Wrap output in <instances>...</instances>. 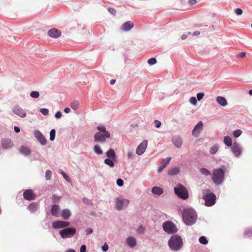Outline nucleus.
Instances as JSON below:
<instances>
[{"label":"nucleus","instance_id":"nucleus-54","mask_svg":"<svg viewBox=\"0 0 252 252\" xmlns=\"http://www.w3.org/2000/svg\"><path fill=\"white\" fill-rule=\"evenodd\" d=\"M62 174L66 181H70V178L64 172H62Z\"/></svg>","mask_w":252,"mask_h":252},{"label":"nucleus","instance_id":"nucleus-52","mask_svg":"<svg viewBox=\"0 0 252 252\" xmlns=\"http://www.w3.org/2000/svg\"><path fill=\"white\" fill-rule=\"evenodd\" d=\"M108 249V246L106 243H105L102 247V250L103 252H106Z\"/></svg>","mask_w":252,"mask_h":252},{"label":"nucleus","instance_id":"nucleus-28","mask_svg":"<svg viewBox=\"0 0 252 252\" xmlns=\"http://www.w3.org/2000/svg\"><path fill=\"white\" fill-rule=\"evenodd\" d=\"M168 173L170 175H176L179 173V168L178 167L171 168L168 170Z\"/></svg>","mask_w":252,"mask_h":252},{"label":"nucleus","instance_id":"nucleus-3","mask_svg":"<svg viewBox=\"0 0 252 252\" xmlns=\"http://www.w3.org/2000/svg\"><path fill=\"white\" fill-rule=\"evenodd\" d=\"M97 129L99 131L96 132L94 136L95 141L99 142H104L106 138H109L110 137V134L108 131H106L104 126H97Z\"/></svg>","mask_w":252,"mask_h":252},{"label":"nucleus","instance_id":"nucleus-31","mask_svg":"<svg viewBox=\"0 0 252 252\" xmlns=\"http://www.w3.org/2000/svg\"><path fill=\"white\" fill-rule=\"evenodd\" d=\"M79 102L77 100L72 102L70 104V107L74 110H76L78 108Z\"/></svg>","mask_w":252,"mask_h":252},{"label":"nucleus","instance_id":"nucleus-46","mask_svg":"<svg viewBox=\"0 0 252 252\" xmlns=\"http://www.w3.org/2000/svg\"><path fill=\"white\" fill-rule=\"evenodd\" d=\"M235 12L237 15H240L243 13V10L241 8H237L235 10Z\"/></svg>","mask_w":252,"mask_h":252},{"label":"nucleus","instance_id":"nucleus-62","mask_svg":"<svg viewBox=\"0 0 252 252\" xmlns=\"http://www.w3.org/2000/svg\"><path fill=\"white\" fill-rule=\"evenodd\" d=\"M14 131H15V132L18 133L20 132V128L19 127L15 126H14Z\"/></svg>","mask_w":252,"mask_h":252},{"label":"nucleus","instance_id":"nucleus-24","mask_svg":"<svg viewBox=\"0 0 252 252\" xmlns=\"http://www.w3.org/2000/svg\"><path fill=\"white\" fill-rule=\"evenodd\" d=\"M38 208V204L36 203L33 202L30 204L28 207V209L32 213L35 212Z\"/></svg>","mask_w":252,"mask_h":252},{"label":"nucleus","instance_id":"nucleus-57","mask_svg":"<svg viewBox=\"0 0 252 252\" xmlns=\"http://www.w3.org/2000/svg\"><path fill=\"white\" fill-rule=\"evenodd\" d=\"M62 116V113L60 111H58L56 112L55 114V117L56 118L59 119Z\"/></svg>","mask_w":252,"mask_h":252},{"label":"nucleus","instance_id":"nucleus-11","mask_svg":"<svg viewBox=\"0 0 252 252\" xmlns=\"http://www.w3.org/2000/svg\"><path fill=\"white\" fill-rule=\"evenodd\" d=\"M129 203V200L124 199H118L116 203V208L118 210H122L125 206H126Z\"/></svg>","mask_w":252,"mask_h":252},{"label":"nucleus","instance_id":"nucleus-25","mask_svg":"<svg viewBox=\"0 0 252 252\" xmlns=\"http://www.w3.org/2000/svg\"><path fill=\"white\" fill-rule=\"evenodd\" d=\"M60 209V207L57 205H54L52 206L51 208V213L53 216H57L58 214V211Z\"/></svg>","mask_w":252,"mask_h":252},{"label":"nucleus","instance_id":"nucleus-34","mask_svg":"<svg viewBox=\"0 0 252 252\" xmlns=\"http://www.w3.org/2000/svg\"><path fill=\"white\" fill-rule=\"evenodd\" d=\"M94 151L97 155H101L102 154V150L101 149L100 146L97 145L94 147Z\"/></svg>","mask_w":252,"mask_h":252},{"label":"nucleus","instance_id":"nucleus-19","mask_svg":"<svg viewBox=\"0 0 252 252\" xmlns=\"http://www.w3.org/2000/svg\"><path fill=\"white\" fill-rule=\"evenodd\" d=\"M232 151L236 156H238L241 154L242 149L239 145L236 144L232 147Z\"/></svg>","mask_w":252,"mask_h":252},{"label":"nucleus","instance_id":"nucleus-21","mask_svg":"<svg viewBox=\"0 0 252 252\" xmlns=\"http://www.w3.org/2000/svg\"><path fill=\"white\" fill-rule=\"evenodd\" d=\"M172 141L174 144L177 147L180 148L182 145V140L180 137H174L172 139Z\"/></svg>","mask_w":252,"mask_h":252},{"label":"nucleus","instance_id":"nucleus-10","mask_svg":"<svg viewBox=\"0 0 252 252\" xmlns=\"http://www.w3.org/2000/svg\"><path fill=\"white\" fill-rule=\"evenodd\" d=\"M34 136L37 140L42 145H45L47 143V140L44 135L38 130H35L34 132Z\"/></svg>","mask_w":252,"mask_h":252},{"label":"nucleus","instance_id":"nucleus-37","mask_svg":"<svg viewBox=\"0 0 252 252\" xmlns=\"http://www.w3.org/2000/svg\"><path fill=\"white\" fill-rule=\"evenodd\" d=\"M56 131L54 129H52L50 132V139L53 141L55 138Z\"/></svg>","mask_w":252,"mask_h":252},{"label":"nucleus","instance_id":"nucleus-49","mask_svg":"<svg viewBox=\"0 0 252 252\" xmlns=\"http://www.w3.org/2000/svg\"><path fill=\"white\" fill-rule=\"evenodd\" d=\"M60 197H58L55 195H53L52 196V200L54 203L58 202L60 200Z\"/></svg>","mask_w":252,"mask_h":252},{"label":"nucleus","instance_id":"nucleus-2","mask_svg":"<svg viewBox=\"0 0 252 252\" xmlns=\"http://www.w3.org/2000/svg\"><path fill=\"white\" fill-rule=\"evenodd\" d=\"M225 171L224 167L214 170L212 180L215 184L220 185L222 183L224 180Z\"/></svg>","mask_w":252,"mask_h":252},{"label":"nucleus","instance_id":"nucleus-22","mask_svg":"<svg viewBox=\"0 0 252 252\" xmlns=\"http://www.w3.org/2000/svg\"><path fill=\"white\" fill-rule=\"evenodd\" d=\"M127 245L131 248L135 246L136 244V239L133 237H128L126 240Z\"/></svg>","mask_w":252,"mask_h":252},{"label":"nucleus","instance_id":"nucleus-36","mask_svg":"<svg viewBox=\"0 0 252 252\" xmlns=\"http://www.w3.org/2000/svg\"><path fill=\"white\" fill-rule=\"evenodd\" d=\"M199 242L203 245H206L208 244V240L205 236H201L199 239Z\"/></svg>","mask_w":252,"mask_h":252},{"label":"nucleus","instance_id":"nucleus-42","mask_svg":"<svg viewBox=\"0 0 252 252\" xmlns=\"http://www.w3.org/2000/svg\"><path fill=\"white\" fill-rule=\"evenodd\" d=\"M244 236L246 238H251L252 236V229H249L245 233Z\"/></svg>","mask_w":252,"mask_h":252},{"label":"nucleus","instance_id":"nucleus-61","mask_svg":"<svg viewBox=\"0 0 252 252\" xmlns=\"http://www.w3.org/2000/svg\"><path fill=\"white\" fill-rule=\"evenodd\" d=\"M199 34H200V32L199 31H195V32H193V33L191 32L190 35L197 36V35H199Z\"/></svg>","mask_w":252,"mask_h":252},{"label":"nucleus","instance_id":"nucleus-32","mask_svg":"<svg viewBox=\"0 0 252 252\" xmlns=\"http://www.w3.org/2000/svg\"><path fill=\"white\" fill-rule=\"evenodd\" d=\"M218 150V146L217 145H214L211 147L210 149V152L212 154H216Z\"/></svg>","mask_w":252,"mask_h":252},{"label":"nucleus","instance_id":"nucleus-6","mask_svg":"<svg viewBox=\"0 0 252 252\" xmlns=\"http://www.w3.org/2000/svg\"><path fill=\"white\" fill-rule=\"evenodd\" d=\"M163 228L164 230L169 234H173L176 233L178 229L172 221H167L163 224Z\"/></svg>","mask_w":252,"mask_h":252},{"label":"nucleus","instance_id":"nucleus-8","mask_svg":"<svg viewBox=\"0 0 252 252\" xmlns=\"http://www.w3.org/2000/svg\"><path fill=\"white\" fill-rule=\"evenodd\" d=\"M76 233V229L74 227L65 228L60 232V234L63 239L73 237Z\"/></svg>","mask_w":252,"mask_h":252},{"label":"nucleus","instance_id":"nucleus-44","mask_svg":"<svg viewBox=\"0 0 252 252\" xmlns=\"http://www.w3.org/2000/svg\"><path fill=\"white\" fill-rule=\"evenodd\" d=\"M83 201L84 203L87 204V205H93V203L92 201L88 198H83Z\"/></svg>","mask_w":252,"mask_h":252},{"label":"nucleus","instance_id":"nucleus-45","mask_svg":"<svg viewBox=\"0 0 252 252\" xmlns=\"http://www.w3.org/2000/svg\"><path fill=\"white\" fill-rule=\"evenodd\" d=\"M189 102H190V103H191V104H192L193 105H196V104L197 103L196 98L193 96L191 97L189 99Z\"/></svg>","mask_w":252,"mask_h":252},{"label":"nucleus","instance_id":"nucleus-5","mask_svg":"<svg viewBox=\"0 0 252 252\" xmlns=\"http://www.w3.org/2000/svg\"><path fill=\"white\" fill-rule=\"evenodd\" d=\"M175 193L180 198L185 199L188 197V192L186 189L181 184H179L174 188Z\"/></svg>","mask_w":252,"mask_h":252},{"label":"nucleus","instance_id":"nucleus-23","mask_svg":"<svg viewBox=\"0 0 252 252\" xmlns=\"http://www.w3.org/2000/svg\"><path fill=\"white\" fill-rule=\"evenodd\" d=\"M216 100L217 102L222 106H225L227 104V100L224 97L218 96Z\"/></svg>","mask_w":252,"mask_h":252},{"label":"nucleus","instance_id":"nucleus-12","mask_svg":"<svg viewBox=\"0 0 252 252\" xmlns=\"http://www.w3.org/2000/svg\"><path fill=\"white\" fill-rule=\"evenodd\" d=\"M203 124L201 121H200L198 123V124L195 126L194 128L192 130V135L196 137H197L200 131L203 129Z\"/></svg>","mask_w":252,"mask_h":252},{"label":"nucleus","instance_id":"nucleus-35","mask_svg":"<svg viewBox=\"0 0 252 252\" xmlns=\"http://www.w3.org/2000/svg\"><path fill=\"white\" fill-rule=\"evenodd\" d=\"M104 162L106 164L109 165L111 167H113L114 166V162L110 159L106 158L104 160Z\"/></svg>","mask_w":252,"mask_h":252},{"label":"nucleus","instance_id":"nucleus-16","mask_svg":"<svg viewBox=\"0 0 252 252\" xmlns=\"http://www.w3.org/2000/svg\"><path fill=\"white\" fill-rule=\"evenodd\" d=\"M13 113L21 118H25L26 116V113L19 106H14L13 108Z\"/></svg>","mask_w":252,"mask_h":252},{"label":"nucleus","instance_id":"nucleus-53","mask_svg":"<svg viewBox=\"0 0 252 252\" xmlns=\"http://www.w3.org/2000/svg\"><path fill=\"white\" fill-rule=\"evenodd\" d=\"M134 154L132 152L129 151L127 153V157L128 158H132L133 157H134Z\"/></svg>","mask_w":252,"mask_h":252},{"label":"nucleus","instance_id":"nucleus-56","mask_svg":"<svg viewBox=\"0 0 252 252\" xmlns=\"http://www.w3.org/2000/svg\"><path fill=\"white\" fill-rule=\"evenodd\" d=\"M189 5H195V4H196L197 1H196V0H189Z\"/></svg>","mask_w":252,"mask_h":252},{"label":"nucleus","instance_id":"nucleus-30","mask_svg":"<svg viewBox=\"0 0 252 252\" xmlns=\"http://www.w3.org/2000/svg\"><path fill=\"white\" fill-rule=\"evenodd\" d=\"M224 143L227 146L229 147L232 145V139L228 136H226L224 137Z\"/></svg>","mask_w":252,"mask_h":252},{"label":"nucleus","instance_id":"nucleus-26","mask_svg":"<svg viewBox=\"0 0 252 252\" xmlns=\"http://www.w3.org/2000/svg\"><path fill=\"white\" fill-rule=\"evenodd\" d=\"M71 216L70 211L68 209L63 210L62 216L64 219H67Z\"/></svg>","mask_w":252,"mask_h":252},{"label":"nucleus","instance_id":"nucleus-41","mask_svg":"<svg viewBox=\"0 0 252 252\" xmlns=\"http://www.w3.org/2000/svg\"><path fill=\"white\" fill-rule=\"evenodd\" d=\"M147 62L151 65H154L157 63V60L156 58H153L149 59Z\"/></svg>","mask_w":252,"mask_h":252},{"label":"nucleus","instance_id":"nucleus-40","mask_svg":"<svg viewBox=\"0 0 252 252\" xmlns=\"http://www.w3.org/2000/svg\"><path fill=\"white\" fill-rule=\"evenodd\" d=\"M30 96L32 98H38L39 96V93L37 91H32L30 93Z\"/></svg>","mask_w":252,"mask_h":252},{"label":"nucleus","instance_id":"nucleus-27","mask_svg":"<svg viewBox=\"0 0 252 252\" xmlns=\"http://www.w3.org/2000/svg\"><path fill=\"white\" fill-rule=\"evenodd\" d=\"M107 157L111 159H115L116 158V155L113 149H110L106 153Z\"/></svg>","mask_w":252,"mask_h":252},{"label":"nucleus","instance_id":"nucleus-17","mask_svg":"<svg viewBox=\"0 0 252 252\" xmlns=\"http://www.w3.org/2000/svg\"><path fill=\"white\" fill-rule=\"evenodd\" d=\"M48 35L52 38H57L61 35V32L57 29L53 28L48 31Z\"/></svg>","mask_w":252,"mask_h":252},{"label":"nucleus","instance_id":"nucleus-15","mask_svg":"<svg viewBox=\"0 0 252 252\" xmlns=\"http://www.w3.org/2000/svg\"><path fill=\"white\" fill-rule=\"evenodd\" d=\"M147 146V141L146 140L143 141L140 144H139L136 150V153L138 155H141L145 152Z\"/></svg>","mask_w":252,"mask_h":252},{"label":"nucleus","instance_id":"nucleus-33","mask_svg":"<svg viewBox=\"0 0 252 252\" xmlns=\"http://www.w3.org/2000/svg\"><path fill=\"white\" fill-rule=\"evenodd\" d=\"M200 172L205 176H209L211 175V172L206 168H202L200 169Z\"/></svg>","mask_w":252,"mask_h":252},{"label":"nucleus","instance_id":"nucleus-48","mask_svg":"<svg viewBox=\"0 0 252 252\" xmlns=\"http://www.w3.org/2000/svg\"><path fill=\"white\" fill-rule=\"evenodd\" d=\"M204 95V94L203 93H199L197 94V98L198 100H200L202 99Z\"/></svg>","mask_w":252,"mask_h":252},{"label":"nucleus","instance_id":"nucleus-4","mask_svg":"<svg viewBox=\"0 0 252 252\" xmlns=\"http://www.w3.org/2000/svg\"><path fill=\"white\" fill-rule=\"evenodd\" d=\"M168 245L172 250L174 251L179 250L183 246L182 239L178 235H174L169 239Z\"/></svg>","mask_w":252,"mask_h":252},{"label":"nucleus","instance_id":"nucleus-63","mask_svg":"<svg viewBox=\"0 0 252 252\" xmlns=\"http://www.w3.org/2000/svg\"><path fill=\"white\" fill-rule=\"evenodd\" d=\"M70 111V109L68 107H66L64 109V112L65 113H68Z\"/></svg>","mask_w":252,"mask_h":252},{"label":"nucleus","instance_id":"nucleus-7","mask_svg":"<svg viewBox=\"0 0 252 252\" xmlns=\"http://www.w3.org/2000/svg\"><path fill=\"white\" fill-rule=\"evenodd\" d=\"M203 198L205 200L206 206H211L215 203L216 197L214 193L209 192L204 194Z\"/></svg>","mask_w":252,"mask_h":252},{"label":"nucleus","instance_id":"nucleus-50","mask_svg":"<svg viewBox=\"0 0 252 252\" xmlns=\"http://www.w3.org/2000/svg\"><path fill=\"white\" fill-rule=\"evenodd\" d=\"M190 35H191V32H188V33H187V34H183L181 36V39L182 40H184V39H186L188 36H190Z\"/></svg>","mask_w":252,"mask_h":252},{"label":"nucleus","instance_id":"nucleus-9","mask_svg":"<svg viewBox=\"0 0 252 252\" xmlns=\"http://www.w3.org/2000/svg\"><path fill=\"white\" fill-rule=\"evenodd\" d=\"M70 225V223L67 221L59 220L53 222L52 226L55 229L66 228Z\"/></svg>","mask_w":252,"mask_h":252},{"label":"nucleus","instance_id":"nucleus-38","mask_svg":"<svg viewBox=\"0 0 252 252\" xmlns=\"http://www.w3.org/2000/svg\"><path fill=\"white\" fill-rule=\"evenodd\" d=\"M242 133V131L240 129H237L234 130L233 132V135L234 137L237 138L240 136Z\"/></svg>","mask_w":252,"mask_h":252},{"label":"nucleus","instance_id":"nucleus-47","mask_svg":"<svg viewBox=\"0 0 252 252\" xmlns=\"http://www.w3.org/2000/svg\"><path fill=\"white\" fill-rule=\"evenodd\" d=\"M117 184L119 187H122L124 185V181L122 179L119 178L117 180Z\"/></svg>","mask_w":252,"mask_h":252},{"label":"nucleus","instance_id":"nucleus-29","mask_svg":"<svg viewBox=\"0 0 252 252\" xmlns=\"http://www.w3.org/2000/svg\"><path fill=\"white\" fill-rule=\"evenodd\" d=\"M20 151L21 153L28 155L31 153V150L27 147L22 146L20 149Z\"/></svg>","mask_w":252,"mask_h":252},{"label":"nucleus","instance_id":"nucleus-18","mask_svg":"<svg viewBox=\"0 0 252 252\" xmlns=\"http://www.w3.org/2000/svg\"><path fill=\"white\" fill-rule=\"evenodd\" d=\"M134 26V24L131 21L125 22L122 26V30L124 31H128Z\"/></svg>","mask_w":252,"mask_h":252},{"label":"nucleus","instance_id":"nucleus-20","mask_svg":"<svg viewBox=\"0 0 252 252\" xmlns=\"http://www.w3.org/2000/svg\"><path fill=\"white\" fill-rule=\"evenodd\" d=\"M171 159V157H168L164 159L161 166L158 168V172H161L170 162Z\"/></svg>","mask_w":252,"mask_h":252},{"label":"nucleus","instance_id":"nucleus-39","mask_svg":"<svg viewBox=\"0 0 252 252\" xmlns=\"http://www.w3.org/2000/svg\"><path fill=\"white\" fill-rule=\"evenodd\" d=\"M52 177V172L50 170H46L45 172V178L47 180H50Z\"/></svg>","mask_w":252,"mask_h":252},{"label":"nucleus","instance_id":"nucleus-13","mask_svg":"<svg viewBox=\"0 0 252 252\" xmlns=\"http://www.w3.org/2000/svg\"><path fill=\"white\" fill-rule=\"evenodd\" d=\"M23 196L25 199L31 201L35 199L36 195L32 190L27 189L24 192Z\"/></svg>","mask_w":252,"mask_h":252},{"label":"nucleus","instance_id":"nucleus-14","mask_svg":"<svg viewBox=\"0 0 252 252\" xmlns=\"http://www.w3.org/2000/svg\"><path fill=\"white\" fill-rule=\"evenodd\" d=\"M14 146L11 139L3 138L1 140V146L4 149H7L12 148Z\"/></svg>","mask_w":252,"mask_h":252},{"label":"nucleus","instance_id":"nucleus-58","mask_svg":"<svg viewBox=\"0 0 252 252\" xmlns=\"http://www.w3.org/2000/svg\"><path fill=\"white\" fill-rule=\"evenodd\" d=\"M93 230L91 228H88L86 230V233L87 235L90 234L93 232Z\"/></svg>","mask_w":252,"mask_h":252},{"label":"nucleus","instance_id":"nucleus-60","mask_svg":"<svg viewBox=\"0 0 252 252\" xmlns=\"http://www.w3.org/2000/svg\"><path fill=\"white\" fill-rule=\"evenodd\" d=\"M86 246L83 245L81 246L80 248V252H86Z\"/></svg>","mask_w":252,"mask_h":252},{"label":"nucleus","instance_id":"nucleus-51","mask_svg":"<svg viewBox=\"0 0 252 252\" xmlns=\"http://www.w3.org/2000/svg\"><path fill=\"white\" fill-rule=\"evenodd\" d=\"M108 11L110 13H111L113 15H115L116 13V10L113 8H109Z\"/></svg>","mask_w":252,"mask_h":252},{"label":"nucleus","instance_id":"nucleus-64","mask_svg":"<svg viewBox=\"0 0 252 252\" xmlns=\"http://www.w3.org/2000/svg\"><path fill=\"white\" fill-rule=\"evenodd\" d=\"M239 56L241 58H244L246 56V53L245 52H241Z\"/></svg>","mask_w":252,"mask_h":252},{"label":"nucleus","instance_id":"nucleus-55","mask_svg":"<svg viewBox=\"0 0 252 252\" xmlns=\"http://www.w3.org/2000/svg\"><path fill=\"white\" fill-rule=\"evenodd\" d=\"M152 191L153 193L158 194V187H154L152 189Z\"/></svg>","mask_w":252,"mask_h":252},{"label":"nucleus","instance_id":"nucleus-1","mask_svg":"<svg viewBox=\"0 0 252 252\" xmlns=\"http://www.w3.org/2000/svg\"><path fill=\"white\" fill-rule=\"evenodd\" d=\"M184 222L188 225H191L195 222L197 215L195 211L190 208L185 209L182 213Z\"/></svg>","mask_w":252,"mask_h":252},{"label":"nucleus","instance_id":"nucleus-59","mask_svg":"<svg viewBox=\"0 0 252 252\" xmlns=\"http://www.w3.org/2000/svg\"><path fill=\"white\" fill-rule=\"evenodd\" d=\"M144 231V228L142 226H140L137 229V232L139 233H142Z\"/></svg>","mask_w":252,"mask_h":252},{"label":"nucleus","instance_id":"nucleus-43","mask_svg":"<svg viewBox=\"0 0 252 252\" xmlns=\"http://www.w3.org/2000/svg\"><path fill=\"white\" fill-rule=\"evenodd\" d=\"M39 111L44 116H47L49 113V111L46 108H41Z\"/></svg>","mask_w":252,"mask_h":252}]
</instances>
